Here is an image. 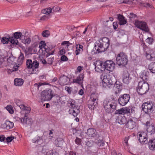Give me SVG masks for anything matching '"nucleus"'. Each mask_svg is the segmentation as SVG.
<instances>
[{
    "instance_id": "nucleus-51",
    "label": "nucleus",
    "mask_w": 155,
    "mask_h": 155,
    "mask_svg": "<svg viewBox=\"0 0 155 155\" xmlns=\"http://www.w3.org/2000/svg\"><path fill=\"white\" fill-rule=\"evenodd\" d=\"M106 111L108 113H111L113 111L112 107H104Z\"/></svg>"
},
{
    "instance_id": "nucleus-39",
    "label": "nucleus",
    "mask_w": 155,
    "mask_h": 155,
    "mask_svg": "<svg viewBox=\"0 0 155 155\" xmlns=\"http://www.w3.org/2000/svg\"><path fill=\"white\" fill-rule=\"evenodd\" d=\"M15 103L16 104V105L18 107H20V106H23V107H26V105L25 104V103L19 100H15Z\"/></svg>"
},
{
    "instance_id": "nucleus-42",
    "label": "nucleus",
    "mask_w": 155,
    "mask_h": 155,
    "mask_svg": "<svg viewBox=\"0 0 155 155\" xmlns=\"http://www.w3.org/2000/svg\"><path fill=\"white\" fill-rule=\"evenodd\" d=\"M126 113L124 109L123 108L120 109L116 110L115 112V114H124Z\"/></svg>"
},
{
    "instance_id": "nucleus-40",
    "label": "nucleus",
    "mask_w": 155,
    "mask_h": 155,
    "mask_svg": "<svg viewBox=\"0 0 155 155\" xmlns=\"http://www.w3.org/2000/svg\"><path fill=\"white\" fill-rule=\"evenodd\" d=\"M41 45H40L39 47L40 48V49L39 51V52H41L43 50V49H45V46H46V44L44 41H41Z\"/></svg>"
},
{
    "instance_id": "nucleus-56",
    "label": "nucleus",
    "mask_w": 155,
    "mask_h": 155,
    "mask_svg": "<svg viewBox=\"0 0 155 155\" xmlns=\"http://www.w3.org/2000/svg\"><path fill=\"white\" fill-rule=\"evenodd\" d=\"M81 139L77 137L75 140V142L77 144L80 145L81 143Z\"/></svg>"
},
{
    "instance_id": "nucleus-5",
    "label": "nucleus",
    "mask_w": 155,
    "mask_h": 155,
    "mask_svg": "<svg viewBox=\"0 0 155 155\" xmlns=\"http://www.w3.org/2000/svg\"><path fill=\"white\" fill-rule=\"evenodd\" d=\"M1 42L4 44H7L10 41L12 44L18 45V41L15 39L13 37H11L9 35H6L5 37L2 38Z\"/></svg>"
},
{
    "instance_id": "nucleus-34",
    "label": "nucleus",
    "mask_w": 155,
    "mask_h": 155,
    "mask_svg": "<svg viewBox=\"0 0 155 155\" xmlns=\"http://www.w3.org/2000/svg\"><path fill=\"white\" fill-rule=\"evenodd\" d=\"M155 105V103L152 100H150L147 102L143 103L142 104V107H153Z\"/></svg>"
},
{
    "instance_id": "nucleus-9",
    "label": "nucleus",
    "mask_w": 155,
    "mask_h": 155,
    "mask_svg": "<svg viewBox=\"0 0 155 155\" xmlns=\"http://www.w3.org/2000/svg\"><path fill=\"white\" fill-rule=\"evenodd\" d=\"M115 63L111 60H107L104 63V66L105 67V69L107 70L112 71L114 68Z\"/></svg>"
},
{
    "instance_id": "nucleus-11",
    "label": "nucleus",
    "mask_w": 155,
    "mask_h": 155,
    "mask_svg": "<svg viewBox=\"0 0 155 155\" xmlns=\"http://www.w3.org/2000/svg\"><path fill=\"white\" fill-rule=\"evenodd\" d=\"M28 33L27 31H25L22 33L20 31L16 32L13 33V38L15 39H17L19 38L21 40L24 37V35L25 36Z\"/></svg>"
},
{
    "instance_id": "nucleus-53",
    "label": "nucleus",
    "mask_w": 155,
    "mask_h": 155,
    "mask_svg": "<svg viewBox=\"0 0 155 155\" xmlns=\"http://www.w3.org/2000/svg\"><path fill=\"white\" fill-rule=\"evenodd\" d=\"M65 90L68 92L69 94H71L72 90V88L71 87L66 86L65 87Z\"/></svg>"
},
{
    "instance_id": "nucleus-24",
    "label": "nucleus",
    "mask_w": 155,
    "mask_h": 155,
    "mask_svg": "<svg viewBox=\"0 0 155 155\" xmlns=\"http://www.w3.org/2000/svg\"><path fill=\"white\" fill-rule=\"evenodd\" d=\"M122 89V86L120 84H117V82L114 84V90L115 94L119 93Z\"/></svg>"
},
{
    "instance_id": "nucleus-31",
    "label": "nucleus",
    "mask_w": 155,
    "mask_h": 155,
    "mask_svg": "<svg viewBox=\"0 0 155 155\" xmlns=\"http://www.w3.org/2000/svg\"><path fill=\"white\" fill-rule=\"evenodd\" d=\"M64 140L62 138H58L55 140V144L56 147H61L62 146Z\"/></svg>"
},
{
    "instance_id": "nucleus-18",
    "label": "nucleus",
    "mask_w": 155,
    "mask_h": 155,
    "mask_svg": "<svg viewBox=\"0 0 155 155\" xmlns=\"http://www.w3.org/2000/svg\"><path fill=\"white\" fill-rule=\"evenodd\" d=\"M14 124L9 121L6 120L5 122L2 125V126L6 129H9L13 127Z\"/></svg>"
},
{
    "instance_id": "nucleus-63",
    "label": "nucleus",
    "mask_w": 155,
    "mask_h": 155,
    "mask_svg": "<svg viewBox=\"0 0 155 155\" xmlns=\"http://www.w3.org/2000/svg\"><path fill=\"white\" fill-rule=\"evenodd\" d=\"M47 14H49L51 12L52 9L51 8H49L47 9H46Z\"/></svg>"
},
{
    "instance_id": "nucleus-45",
    "label": "nucleus",
    "mask_w": 155,
    "mask_h": 155,
    "mask_svg": "<svg viewBox=\"0 0 155 155\" xmlns=\"http://www.w3.org/2000/svg\"><path fill=\"white\" fill-rule=\"evenodd\" d=\"M46 155H59L58 153L57 152H54L52 150H48L47 152Z\"/></svg>"
},
{
    "instance_id": "nucleus-27",
    "label": "nucleus",
    "mask_w": 155,
    "mask_h": 155,
    "mask_svg": "<svg viewBox=\"0 0 155 155\" xmlns=\"http://www.w3.org/2000/svg\"><path fill=\"white\" fill-rule=\"evenodd\" d=\"M83 78V75L81 74L77 78L73 79V83H76L81 84H82V81Z\"/></svg>"
},
{
    "instance_id": "nucleus-50",
    "label": "nucleus",
    "mask_w": 155,
    "mask_h": 155,
    "mask_svg": "<svg viewBox=\"0 0 155 155\" xmlns=\"http://www.w3.org/2000/svg\"><path fill=\"white\" fill-rule=\"evenodd\" d=\"M19 66H20L18 65V64H15L13 68L10 70V72H12L16 71L18 70V68Z\"/></svg>"
},
{
    "instance_id": "nucleus-48",
    "label": "nucleus",
    "mask_w": 155,
    "mask_h": 155,
    "mask_svg": "<svg viewBox=\"0 0 155 155\" xmlns=\"http://www.w3.org/2000/svg\"><path fill=\"white\" fill-rule=\"evenodd\" d=\"M154 40L152 38L148 37L146 39V42L150 45H152L153 42Z\"/></svg>"
},
{
    "instance_id": "nucleus-35",
    "label": "nucleus",
    "mask_w": 155,
    "mask_h": 155,
    "mask_svg": "<svg viewBox=\"0 0 155 155\" xmlns=\"http://www.w3.org/2000/svg\"><path fill=\"white\" fill-rule=\"evenodd\" d=\"M83 46L81 45H76V50L75 51V53L76 55H78L83 50Z\"/></svg>"
},
{
    "instance_id": "nucleus-36",
    "label": "nucleus",
    "mask_w": 155,
    "mask_h": 155,
    "mask_svg": "<svg viewBox=\"0 0 155 155\" xmlns=\"http://www.w3.org/2000/svg\"><path fill=\"white\" fill-rule=\"evenodd\" d=\"M142 110L146 114L152 112L153 110V107H142Z\"/></svg>"
},
{
    "instance_id": "nucleus-52",
    "label": "nucleus",
    "mask_w": 155,
    "mask_h": 155,
    "mask_svg": "<svg viewBox=\"0 0 155 155\" xmlns=\"http://www.w3.org/2000/svg\"><path fill=\"white\" fill-rule=\"evenodd\" d=\"M127 16L130 19V20H132L133 18H136L137 15L133 13H130V14L128 15Z\"/></svg>"
},
{
    "instance_id": "nucleus-47",
    "label": "nucleus",
    "mask_w": 155,
    "mask_h": 155,
    "mask_svg": "<svg viewBox=\"0 0 155 155\" xmlns=\"http://www.w3.org/2000/svg\"><path fill=\"white\" fill-rule=\"evenodd\" d=\"M44 50L46 51V52L47 53V54L45 55V56L47 58L50 55L53 54L54 51H52L51 53H48V52H49V50H50V48H46V47H45V49Z\"/></svg>"
},
{
    "instance_id": "nucleus-26",
    "label": "nucleus",
    "mask_w": 155,
    "mask_h": 155,
    "mask_svg": "<svg viewBox=\"0 0 155 155\" xmlns=\"http://www.w3.org/2000/svg\"><path fill=\"white\" fill-rule=\"evenodd\" d=\"M73 108H71L69 110L70 114H72L74 117H76L78 113L79 112V110L78 108H77L76 107H72Z\"/></svg>"
},
{
    "instance_id": "nucleus-19",
    "label": "nucleus",
    "mask_w": 155,
    "mask_h": 155,
    "mask_svg": "<svg viewBox=\"0 0 155 155\" xmlns=\"http://www.w3.org/2000/svg\"><path fill=\"white\" fill-rule=\"evenodd\" d=\"M117 18L119 21V24L120 25H123L126 24V20L125 19V18L122 15H117Z\"/></svg>"
},
{
    "instance_id": "nucleus-6",
    "label": "nucleus",
    "mask_w": 155,
    "mask_h": 155,
    "mask_svg": "<svg viewBox=\"0 0 155 155\" xmlns=\"http://www.w3.org/2000/svg\"><path fill=\"white\" fill-rule=\"evenodd\" d=\"M134 24L137 27L142 30L147 32L149 31L147 25L145 22L137 20Z\"/></svg>"
},
{
    "instance_id": "nucleus-37",
    "label": "nucleus",
    "mask_w": 155,
    "mask_h": 155,
    "mask_svg": "<svg viewBox=\"0 0 155 155\" xmlns=\"http://www.w3.org/2000/svg\"><path fill=\"white\" fill-rule=\"evenodd\" d=\"M148 68L151 72L153 73H155V62H152L150 63Z\"/></svg>"
},
{
    "instance_id": "nucleus-43",
    "label": "nucleus",
    "mask_w": 155,
    "mask_h": 155,
    "mask_svg": "<svg viewBox=\"0 0 155 155\" xmlns=\"http://www.w3.org/2000/svg\"><path fill=\"white\" fill-rule=\"evenodd\" d=\"M117 121L120 124H124L126 122V119L125 117H121L120 119H118Z\"/></svg>"
},
{
    "instance_id": "nucleus-28",
    "label": "nucleus",
    "mask_w": 155,
    "mask_h": 155,
    "mask_svg": "<svg viewBox=\"0 0 155 155\" xmlns=\"http://www.w3.org/2000/svg\"><path fill=\"white\" fill-rule=\"evenodd\" d=\"M54 60V57L48 58L47 59V61L43 58L42 60V62L43 64H48L50 65H51L52 64Z\"/></svg>"
},
{
    "instance_id": "nucleus-57",
    "label": "nucleus",
    "mask_w": 155,
    "mask_h": 155,
    "mask_svg": "<svg viewBox=\"0 0 155 155\" xmlns=\"http://www.w3.org/2000/svg\"><path fill=\"white\" fill-rule=\"evenodd\" d=\"M44 84L43 83H40L39 84H34V87L35 88H37V90H38L39 87L40 86H41L44 85Z\"/></svg>"
},
{
    "instance_id": "nucleus-8",
    "label": "nucleus",
    "mask_w": 155,
    "mask_h": 155,
    "mask_svg": "<svg viewBox=\"0 0 155 155\" xmlns=\"http://www.w3.org/2000/svg\"><path fill=\"white\" fill-rule=\"evenodd\" d=\"M95 69L96 71L100 72L104 71L105 67L102 62L99 61H97L95 64Z\"/></svg>"
},
{
    "instance_id": "nucleus-61",
    "label": "nucleus",
    "mask_w": 155,
    "mask_h": 155,
    "mask_svg": "<svg viewBox=\"0 0 155 155\" xmlns=\"http://www.w3.org/2000/svg\"><path fill=\"white\" fill-rule=\"evenodd\" d=\"M113 26L114 28V29H116L118 27L117 22H114L113 23Z\"/></svg>"
},
{
    "instance_id": "nucleus-30",
    "label": "nucleus",
    "mask_w": 155,
    "mask_h": 155,
    "mask_svg": "<svg viewBox=\"0 0 155 155\" xmlns=\"http://www.w3.org/2000/svg\"><path fill=\"white\" fill-rule=\"evenodd\" d=\"M24 81L21 78H16L14 80V84L15 86H20L23 84Z\"/></svg>"
},
{
    "instance_id": "nucleus-54",
    "label": "nucleus",
    "mask_w": 155,
    "mask_h": 155,
    "mask_svg": "<svg viewBox=\"0 0 155 155\" xmlns=\"http://www.w3.org/2000/svg\"><path fill=\"white\" fill-rule=\"evenodd\" d=\"M108 104H109V105L110 106V107H113V106H114V107H115L116 106V104L115 105H112L111 104H110L109 102L107 103V101H104L103 102V104L104 107H106V106H108Z\"/></svg>"
},
{
    "instance_id": "nucleus-44",
    "label": "nucleus",
    "mask_w": 155,
    "mask_h": 155,
    "mask_svg": "<svg viewBox=\"0 0 155 155\" xmlns=\"http://www.w3.org/2000/svg\"><path fill=\"white\" fill-rule=\"evenodd\" d=\"M41 35L44 37H48L50 35V34L48 30H45L42 32Z\"/></svg>"
},
{
    "instance_id": "nucleus-49",
    "label": "nucleus",
    "mask_w": 155,
    "mask_h": 155,
    "mask_svg": "<svg viewBox=\"0 0 155 155\" xmlns=\"http://www.w3.org/2000/svg\"><path fill=\"white\" fill-rule=\"evenodd\" d=\"M6 109L11 114H13L14 112L13 107H5Z\"/></svg>"
},
{
    "instance_id": "nucleus-41",
    "label": "nucleus",
    "mask_w": 155,
    "mask_h": 155,
    "mask_svg": "<svg viewBox=\"0 0 155 155\" xmlns=\"http://www.w3.org/2000/svg\"><path fill=\"white\" fill-rule=\"evenodd\" d=\"M32 60L30 59L27 60L26 61V66L29 69L32 68Z\"/></svg>"
},
{
    "instance_id": "nucleus-64",
    "label": "nucleus",
    "mask_w": 155,
    "mask_h": 155,
    "mask_svg": "<svg viewBox=\"0 0 155 155\" xmlns=\"http://www.w3.org/2000/svg\"><path fill=\"white\" fill-rule=\"evenodd\" d=\"M83 67H81V66H79L78 67L77 69V71L80 72L83 69Z\"/></svg>"
},
{
    "instance_id": "nucleus-3",
    "label": "nucleus",
    "mask_w": 155,
    "mask_h": 155,
    "mask_svg": "<svg viewBox=\"0 0 155 155\" xmlns=\"http://www.w3.org/2000/svg\"><path fill=\"white\" fill-rule=\"evenodd\" d=\"M41 98L45 101H49L54 96L53 91L51 89L45 90L41 93Z\"/></svg>"
},
{
    "instance_id": "nucleus-1",
    "label": "nucleus",
    "mask_w": 155,
    "mask_h": 155,
    "mask_svg": "<svg viewBox=\"0 0 155 155\" xmlns=\"http://www.w3.org/2000/svg\"><path fill=\"white\" fill-rule=\"evenodd\" d=\"M109 41L108 38L104 37L96 42L94 48L98 53L104 52L106 50L109 46Z\"/></svg>"
},
{
    "instance_id": "nucleus-29",
    "label": "nucleus",
    "mask_w": 155,
    "mask_h": 155,
    "mask_svg": "<svg viewBox=\"0 0 155 155\" xmlns=\"http://www.w3.org/2000/svg\"><path fill=\"white\" fill-rule=\"evenodd\" d=\"M135 126V122L132 119H130L127 123V127L130 129H133Z\"/></svg>"
},
{
    "instance_id": "nucleus-17",
    "label": "nucleus",
    "mask_w": 155,
    "mask_h": 155,
    "mask_svg": "<svg viewBox=\"0 0 155 155\" xmlns=\"http://www.w3.org/2000/svg\"><path fill=\"white\" fill-rule=\"evenodd\" d=\"M87 134L90 137H95L97 135V132L95 129L91 128L87 130Z\"/></svg>"
},
{
    "instance_id": "nucleus-10",
    "label": "nucleus",
    "mask_w": 155,
    "mask_h": 155,
    "mask_svg": "<svg viewBox=\"0 0 155 155\" xmlns=\"http://www.w3.org/2000/svg\"><path fill=\"white\" fill-rule=\"evenodd\" d=\"M24 52L26 56L35 53L37 52L36 47L35 45H32L27 48Z\"/></svg>"
},
{
    "instance_id": "nucleus-20",
    "label": "nucleus",
    "mask_w": 155,
    "mask_h": 155,
    "mask_svg": "<svg viewBox=\"0 0 155 155\" xmlns=\"http://www.w3.org/2000/svg\"><path fill=\"white\" fill-rule=\"evenodd\" d=\"M22 123H25L28 124H31L32 123V120L31 118H28L26 115H25L23 118L20 119Z\"/></svg>"
},
{
    "instance_id": "nucleus-46",
    "label": "nucleus",
    "mask_w": 155,
    "mask_h": 155,
    "mask_svg": "<svg viewBox=\"0 0 155 155\" xmlns=\"http://www.w3.org/2000/svg\"><path fill=\"white\" fill-rule=\"evenodd\" d=\"M135 107H129L128 109H127V114L129 113V114H130V113H133L134 112V108Z\"/></svg>"
},
{
    "instance_id": "nucleus-16",
    "label": "nucleus",
    "mask_w": 155,
    "mask_h": 155,
    "mask_svg": "<svg viewBox=\"0 0 155 155\" xmlns=\"http://www.w3.org/2000/svg\"><path fill=\"white\" fill-rule=\"evenodd\" d=\"M98 99L96 98H91L88 101V105L89 107H96L97 106Z\"/></svg>"
},
{
    "instance_id": "nucleus-55",
    "label": "nucleus",
    "mask_w": 155,
    "mask_h": 155,
    "mask_svg": "<svg viewBox=\"0 0 155 155\" xmlns=\"http://www.w3.org/2000/svg\"><path fill=\"white\" fill-rule=\"evenodd\" d=\"M14 137H9L6 139V141L7 143H9L11 142L14 138Z\"/></svg>"
},
{
    "instance_id": "nucleus-23",
    "label": "nucleus",
    "mask_w": 155,
    "mask_h": 155,
    "mask_svg": "<svg viewBox=\"0 0 155 155\" xmlns=\"http://www.w3.org/2000/svg\"><path fill=\"white\" fill-rule=\"evenodd\" d=\"M126 94H124L118 99L120 104L122 106H124L126 104Z\"/></svg>"
},
{
    "instance_id": "nucleus-4",
    "label": "nucleus",
    "mask_w": 155,
    "mask_h": 155,
    "mask_svg": "<svg viewBox=\"0 0 155 155\" xmlns=\"http://www.w3.org/2000/svg\"><path fill=\"white\" fill-rule=\"evenodd\" d=\"M116 63L119 66H125L126 65V55L123 52L118 54L116 59Z\"/></svg>"
},
{
    "instance_id": "nucleus-59",
    "label": "nucleus",
    "mask_w": 155,
    "mask_h": 155,
    "mask_svg": "<svg viewBox=\"0 0 155 155\" xmlns=\"http://www.w3.org/2000/svg\"><path fill=\"white\" fill-rule=\"evenodd\" d=\"M6 140L5 137V136L3 135L0 136V141L1 142H4Z\"/></svg>"
},
{
    "instance_id": "nucleus-14",
    "label": "nucleus",
    "mask_w": 155,
    "mask_h": 155,
    "mask_svg": "<svg viewBox=\"0 0 155 155\" xmlns=\"http://www.w3.org/2000/svg\"><path fill=\"white\" fill-rule=\"evenodd\" d=\"M69 80V78L67 77L64 75L60 78L58 81L60 84L63 85L67 84Z\"/></svg>"
},
{
    "instance_id": "nucleus-2",
    "label": "nucleus",
    "mask_w": 155,
    "mask_h": 155,
    "mask_svg": "<svg viewBox=\"0 0 155 155\" xmlns=\"http://www.w3.org/2000/svg\"><path fill=\"white\" fill-rule=\"evenodd\" d=\"M149 89V86L148 83L144 81L139 82L137 87L138 94L142 95L147 93Z\"/></svg>"
},
{
    "instance_id": "nucleus-25",
    "label": "nucleus",
    "mask_w": 155,
    "mask_h": 155,
    "mask_svg": "<svg viewBox=\"0 0 155 155\" xmlns=\"http://www.w3.org/2000/svg\"><path fill=\"white\" fill-rule=\"evenodd\" d=\"M149 148L150 150H155V139L150 140L148 143Z\"/></svg>"
},
{
    "instance_id": "nucleus-60",
    "label": "nucleus",
    "mask_w": 155,
    "mask_h": 155,
    "mask_svg": "<svg viewBox=\"0 0 155 155\" xmlns=\"http://www.w3.org/2000/svg\"><path fill=\"white\" fill-rule=\"evenodd\" d=\"M65 53V50L64 49H62L60 50L59 52V54L61 55H62L64 54Z\"/></svg>"
},
{
    "instance_id": "nucleus-15",
    "label": "nucleus",
    "mask_w": 155,
    "mask_h": 155,
    "mask_svg": "<svg viewBox=\"0 0 155 155\" xmlns=\"http://www.w3.org/2000/svg\"><path fill=\"white\" fill-rule=\"evenodd\" d=\"M149 74V72L147 70H145L141 72L140 77L142 79V81H144L148 79Z\"/></svg>"
},
{
    "instance_id": "nucleus-13",
    "label": "nucleus",
    "mask_w": 155,
    "mask_h": 155,
    "mask_svg": "<svg viewBox=\"0 0 155 155\" xmlns=\"http://www.w3.org/2000/svg\"><path fill=\"white\" fill-rule=\"evenodd\" d=\"M148 133L152 134L155 132L154 127L153 123H151L150 122L147 121L145 124Z\"/></svg>"
},
{
    "instance_id": "nucleus-58",
    "label": "nucleus",
    "mask_w": 155,
    "mask_h": 155,
    "mask_svg": "<svg viewBox=\"0 0 155 155\" xmlns=\"http://www.w3.org/2000/svg\"><path fill=\"white\" fill-rule=\"evenodd\" d=\"M61 60L62 61H67L68 60V58L66 56L64 55L61 57Z\"/></svg>"
},
{
    "instance_id": "nucleus-12",
    "label": "nucleus",
    "mask_w": 155,
    "mask_h": 155,
    "mask_svg": "<svg viewBox=\"0 0 155 155\" xmlns=\"http://www.w3.org/2000/svg\"><path fill=\"white\" fill-rule=\"evenodd\" d=\"M146 58L151 61L155 60V49H150L148 53H147Z\"/></svg>"
},
{
    "instance_id": "nucleus-38",
    "label": "nucleus",
    "mask_w": 155,
    "mask_h": 155,
    "mask_svg": "<svg viewBox=\"0 0 155 155\" xmlns=\"http://www.w3.org/2000/svg\"><path fill=\"white\" fill-rule=\"evenodd\" d=\"M24 59V54H23L21 53L20 55L18 58V65H21L23 63Z\"/></svg>"
},
{
    "instance_id": "nucleus-22",
    "label": "nucleus",
    "mask_w": 155,
    "mask_h": 155,
    "mask_svg": "<svg viewBox=\"0 0 155 155\" xmlns=\"http://www.w3.org/2000/svg\"><path fill=\"white\" fill-rule=\"evenodd\" d=\"M101 78L104 83L107 84L108 83L110 85H113L114 83L110 79L109 81L107 78V76L105 75H102L101 77Z\"/></svg>"
},
{
    "instance_id": "nucleus-21",
    "label": "nucleus",
    "mask_w": 155,
    "mask_h": 155,
    "mask_svg": "<svg viewBox=\"0 0 155 155\" xmlns=\"http://www.w3.org/2000/svg\"><path fill=\"white\" fill-rule=\"evenodd\" d=\"M21 42L26 45H29L31 42V39L28 37H27L26 35H24V37L21 40Z\"/></svg>"
},
{
    "instance_id": "nucleus-7",
    "label": "nucleus",
    "mask_w": 155,
    "mask_h": 155,
    "mask_svg": "<svg viewBox=\"0 0 155 155\" xmlns=\"http://www.w3.org/2000/svg\"><path fill=\"white\" fill-rule=\"evenodd\" d=\"M137 137L139 141L142 144H143L147 143V138L146 133L144 132L138 133Z\"/></svg>"
},
{
    "instance_id": "nucleus-33",
    "label": "nucleus",
    "mask_w": 155,
    "mask_h": 155,
    "mask_svg": "<svg viewBox=\"0 0 155 155\" xmlns=\"http://www.w3.org/2000/svg\"><path fill=\"white\" fill-rule=\"evenodd\" d=\"M39 63L36 61H34L32 63V71L31 72L32 73H35V72L34 71V69H37L38 67Z\"/></svg>"
},
{
    "instance_id": "nucleus-62",
    "label": "nucleus",
    "mask_w": 155,
    "mask_h": 155,
    "mask_svg": "<svg viewBox=\"0 0 155 155\" xmlns=\"http://www.w3.org/2000/svg\"><path fill=\"white\" fill-rule=\"evenodd\" d=\"M42 139V137H38L37 139L35 140L33 139L32 140V141L34 143H35L36 142H38L39 141V140H41Z\"/></svg>"
},
{
    "instance_id": "nucleus-32",
    "label": "nucleus",
    "mask_w": 155,
    "mask_h": 155,
    "mask_svg": "<svg viewBox=\"0 0 155 155\" xmlns=\"http://www.w3.org/2000/svg\"><path fill=\"white\" fill-rule=\"evenodd\" d=\"M21 110V113L23 114H26L29 113L31 110L30 107H20Z\"/></svg>"
}]
</instances>
